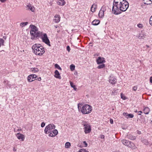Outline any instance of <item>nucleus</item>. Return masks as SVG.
<instances>
[{
    "instance_id": "obj_1",
    "label": "nucleus",
    "mask_w": 152,
    "mask_h": 152,
    "mask_svg": "<svg viewBox=\"0 0 152 152\" xmlns=\"http://www.w3.org/2000/svg\"><path fill=\"white\" fill-rule=\"evenodd\" d=\"M128 2L126 0H114L112 11L115 15L119 14L122 12L125 11L129 7Z\"/></svg>"
},
{
    "instance_id": "obj_2",
    "label": "nucleus",
    "mask_w": 152,
    "mask_h": 152,
    "mask_svg": "<svg viewBox=\"0 0 152 152\" xmlns=\"http://www.w3.org/2000/svg\"><path fill=\"white\" fill-rule=\"evenodd\" d=\"M77 106L79 111L83 114H89L92 110V107L88 104H85L83 105L78 104Z\"/></svg>"
},
{
    "instance_id": "obj_3",
    "label": "nucleus",
    "mask_w": 152,
    "mask_h": 152,
    "mask_svg": "<svg viewBox=\"0 0 152 152\" xmlns=\"http://www.w3.org/2000/svg\"><path fill=\"white\" fill-rule=\"evenodd\" d=\"M32 49L34 53L37 55L42 56L45 52L44 47L38 44L33 45Z\"/></svg>"
},
{
    "instance_id": "obj_4",
    "label": "nucleus",
    "mask_w": 152,
    "mask_h": 152,
    "mask_svg": "<svg viewBox=\"0 0 152 152\" xmlns=\"http://www.w3.org/2000/svg\"><path fill=\"white\" fill-rule=\"evenodd\" d=\"M30 27L31 29L30 31L31 35V39L32 40L38 39L40 37L41 32L38 31L37 28L35 26L31 25Z\"/></svg>"
},
{
    "instance_id": "obj_5",
    "label": "nucleus",
    "mask_w": 152,
    "mask_h": 152,
    "mask_svg": "<svg viewBox=\"0 0 152 152\" xmlns=\"http://www.w3.org/2000/svg\"><path fill=\"white\" fill-rule=\"evenodd\" d=\"M82 125L84 127V131L85 134L90 133L91 132V126L89 124L85 121L83 122Z\"/></svg>"
},
{
    "instance_id": "obj_6",
    "label": "nucleus",
    "mask_w": 152,
    "mask_h": 152,
    "mask_svg": "<svg viewBox=\"0 0 152 152\" xmlns=\"http://www.w3.org/2000/svg\"><path fill=\"white\" fill-rule=\"evenodd\" d=\"M55 128V126L53 124H50L47 126L45 129V132L46 134H49Z\"/></svg>"
},
{
    "instance_id": "obj_7",
    "label": "nucleus",
    "mask_w": 152,
    "mask_h": 152,
    "mask_svg": "<svg viewBox=\"0 0 152 152\" xmlns=\"http://www.w3.org/2000/svg\"><path fill=\"white\" fill-rule=\"evenodd\" d=\"M40 37L42 38V41L49 46H50V42L46 34L40 33Z\"/></svg>"
},
{
    "instance_id": "obj_8",
    "label": "nucleus",
    "mask_w": 152,
    "mask_h": 152,
    "mask_svg": "<svg viewBox=\"0 0 152 152\" xmlns=\"http://www.w3.org/2000/svg\"><path fill=\"white\" fill-rule=\"evenodd\" d=\"M27 80L28 82H31L35 80L40 81L41 79L40 77H38L36 75L31 74L28 77Z\"/></svg>"
},
{
    "instance_id": "obj_9",
    "label": "nucleus",
    "mask_w": 152,
    "mask_h": 152,
    "mask_svg": "<svg viewBox=\"0 0 152 152\" xmlns=\"http://www.w3.org/2000/svg\"><path fill=\"white\" fill-rule=\"evenodd\" d=\"M121 142L124 145L128 147L134 148L135 145L131 141L126 140H121Z\"/></svg>"
},
{
    "instance_id": "obj_10",
    "label": "nucleus",
    "mask_w": 152,
    "mask_h": 152,
    "mask_svg": "<svg viewBox=\"0 0 152 152\" xmlns=\"http://www.w3.org/2000/svg\"><path fill=\"white\" fill-rule=\"evenodd\" d=\"M106 11V7L103 6L101 8L99 13V16L100 18H102L104 16V12Z\"/></svg>"
},
{
    "instance_id": "obj_11",
    "label": "nucleus",
    "mask_w": 152,
    "mask_h": 152,
    "mask_svg": "<svg viewBox=\"0 0 152 152\" xmlns=\"http://www.w3.org/2000/svg\"><path fill=\"white\" fill-rule=\"evenodd\" d=\"M109 80V82L112 85L115 84L117 82L116 79L112 75L110 76Z\"/></svg>"
},
{
    "instance_id": "obj_12",
    "label": "nucleus",
    "mask_w": 152,
    "mask_h": 152,
    "mask_svg": "<svg viewBox=\"0 0 152 152\" xmlns=\"http://www.w3.org/2000/svg\"><path fill=\"white\" fill-rule=\"evenodd\" d=\"M26 10L31 11L32 12H34L35 10V7L30 3L28 4L26 6Z\"/></svg>"
},
{
    "instance_id": "obj_13",
    "label": "nucleus",
    "mask_w": 152,
    "mask_h": 152,
    "mask_svg": "<svg viewBox=\"0 0 152 152\" xmlns=\"http://www.w3.org/2000/svg\"><path fill=\"white\" fill-rule=\"evenodd\" d=\"M17 138L19 139H21V141H23L24 140L25 137L24 135L19 133H18L16 134Z\"/></svg>"
},
{
    "instance_id": "obj_14",
    "label": "nucleus",
    "mask_w": 152,
    "mask_h": 152,
    "mask_svg": "<svg viewBox=\"0 0 152 152\" xmlns=\"http://www.w3.org/2000/svg\"><path fill=\"white\" fill-rule=\"evenodd\" d=\"M105 62V61L104 59V58H101L100 57H99L98 59L96 60V62L98 64H102L103 63Z\"/></svg>"
},
{
    "instance_id": "obj_15",
    "label": "nucleus",
    "mask_w": 152,
    "mask_h": 152,
    "mask_svg": "<svg viewBox=\"0 0 152 152\" xmlns=\"http://www.w3.org/2000/svg\"><path fill=\"white\" fill-rule=\"evenodd\" d=\"M145 36L146 35L145 33L141 31L140 33L138 38L139 39H144L145 38Z\"/></svg>"
},
{
    "instance_id": "obj_16",
    "label": "nucleus",
    "mask_w": 152,
    "mask_h": 152,
    "mask_svg": "<svg viewBox=\"0 0 152 152\" xmlns=\"http://www.w3.org/2000/svg\"><path fill=\"white\" fill-rule=\"evenodd\" d=\"M124 116H125L126 117L128 118H133L134 117V115L131 114H128L127 113H124L123 114Z\"/></svg>"
},
{
    "instance_id": "obj_17",
    "label": "nucleus",
    "mask_w": 152,
    "mask_h": 152,
    "mask_svg": "<svg viewBox=\"0 0 152 152\" xmlns=\"http://www.w3.org/2000/svg\"><path fill=\"white\" fill-rule=\"evenodd\" d=\"M57 3L59 5L63 6L65 4L66 2L64 0H58Z\"/></svg>"
},
{
    "instance_id": "obj_18",
    "label": "nucleus",
    "mask_w": 152,
    "mask_h": 152,
    "mask_svg": "<svg viewBox=\"0 0 152 152\" xmlns=\"http://www.w3.org/2000/svg\"><path fill=\"white\" fill-rule=\"evenodd\" d=\"M54 76L55 77L57 78H58L60 79H61V77L60 74L57 70H56L55 72Z\"/></svg>"
},
{
    "instance_id": "obj_19",
    "label": "nucleus",
    "mask_w": 152,
    "mask_h": 152,
    "mask_svg": "<svg viewBox=\"0 0 152 152\" xmlns=\"http://www.w3.org/2000/svg\"><path fill=\"white\" fill-rule=\"evenodd\" d=\"M55 19L54 20H55V22L56 23L59 22L60 20V16L58 15H56L54 16Z\"/></svg>"
},
{
    "instance_id": "obj_20",
    "label": "nucleus",
    "mask_w": 152,
    "mask_h": 152,
    "mask_svg": "<svg viewBox=\"0 0 152 152\" xmlns=\"http://www.w3.org/2000/svg\"><path fill=\"white\" fill-rule=\"evenodd\" d=\"M144 113L145 114H148L150 111L149 108L148 107H144L143 110Z\"/></svg>"
},
{
    "instance_id": "obj_21",
    "label": "nucleus",
    "mask_w": 152,
    "mask_h": 152,
    "mask_svg": "<svg viewBox=\"0 0 152 152\" xmlns=\"http://www.w3.org/2000/svg\"><path fill=\"white\" fill-rule=\"evenodd\" d=\"M97 5L96 4H93L91 7V11L92 12H94L95 11L96 9L97 8Z\"/></svg>"
},
{
    "instance_id": "obj_22",
    "label": "nucleus",
    "mask_w": 152,
    "mask_h": 152,
    "mask_svg": "<svg viewBox=\"0 0 152 152\" xmlns=\"http://www.w3.org/2000/svg\"><path fill=\"white\" fill-rule=\"evenodd\" d=\"M144 4L146 5H149L152 3V0H143Z\"/></svg>"
},
{
    "instance_id": "obj_23",
    "label": "nucleus",
    "mask_w": 152,
    "mask_h": 152,
    "mask_svg": "<svg viewBox=\"0 0 152 152\" xmlns=\"http://www.w3.org/2000/svg\"><path fill=\"white\" fill-rule=\"evenodd\" d=\"M144 4L146 5H149L152 3V0H143Z\"/></svg>"
},
{
    "instance_id": "obj_24",
    "label": "nucleus",
    "mask_w": 152,
    "mask_h": 152,
    "mask_svg": "<svg viewBox=\"0 0 152 152\" xmlns=\"http://www.w3.org/2000/svg\"><path fill=\"white\" fill-rule=\"evenodd\" d=\"M99 23V20H95L92 21V25H97Z\"/></svg>"
},
{
    "instance_id": "obj_25",
    "label": "nucleus",
    "mask_w": 152,
    "mask_h": 152,
    "mask_svg": "<svg viewBox=\"0 0 152 152\" xmlns=\"http://www.w3.org/2000/svg\"><path fill=\"white\" fill-rule=\"evenodd\" d=\"M118 89H113L111 93V95L115 96L117 94Z\"/></svg>"
},
{
    "instance_id": "obj_26",
    "label": "nucleus",
    "mask_w": 152,
    "mask_h": 152,
    "mask_svg": "<svg viewBox=\"0 0 152 152\" xmlns=\"http://www.w3.org/2000/svg\"><path fill=\"white\" fill-rule=\"evenodd\" d=\"M70 83L71 86L74 89L75 91H76L77 88L76 87V86L74 85L73 83L71 81H70Z\"/></svg>"
},
{
    "instance_id": "obj_27",
    "label": "nucleus",
    "mask_w": 152,
    "mask_h": 152,
    "mask_svg": "<svg viewBox=\"0 0 152 152\" xmlns=\"http://www.w3.org/2000/svg\"><path fill=\"white\" fill-rule=\"evenodd\" d=\"M71 146V144L69 142H66L65 144V148H69Z\"/></svg>"
},
{
    "instance_id": "obj_28",
    "label": "nucleus",
    "mask_w": 152,
    "mask_h": 152,
    "mask_svg": "<svg viewBox=\"0 0 152 152\" xmlns=\"http://www.w3.org/2000/svg\"><path fill=\"white\" fill-rule=\"evenodd\" d=\"M105 66V64H102L100 65H99L97 67V68L99 69L103 68Z\"/></svg>"
},
{
    "instance_id": "obj_29",
    "label": "nucleus",
    "mask_w": 152,
    "mask_h": 152,
    "mask_svg": "<svg viewBox=\"0 0 152 152\" xmlns=\"http://www.w3.org/2000/svg\"><path fill=\"white\" fill-rule=\"evenodd\" d=\"M81 145L83 147H87L88 146V144L86 141H84L83 142H81Z\"/></svg>"
},
{
    "instance_id": "obj_30",
    "label": "nucleus",
    "mask_w": 152,
    "mask_h": 152,
    "mask_svg": "<svg viewBox=\"0 0 152 152\" xmlns=\"http://www.w3.org/2000/svg\"><path fill=\"white\" fill-rule=\"evenodd\" d=\"M53 134H54V135H55V136L56 135L58 134V131L56 129H53L52 132Z\"/></svg>"
},
{
    "instance_id": "obj_31",
    "label": "nucleus",
    "mask_w": 152,
    "mask_h": 152,
    "mask_svg": "<svg viewBox=\"0 0 152 152\" xmlns=\"http://www.w3.org/2000/svg\"><path fill=\"white\" fill-rule=\"evenodd\" d=\"M28 23V22H23L20 23V25L22 27H23L27 25Z\"/></svg>"
},
{
    "instance_id": "obj_32",
    "label": "nucleus",
    "mask_w": 152,
    "mask_h": 152,
    "mask_svg": "<svg viewBox=\"0 0 152 152\" xmlns=\"http://www.w3.org/2000/svg\"><path fill=\"white\" fill-rule=\"evenodd\" d=\"M128 138L132 140H134L135 139V136H132L131 135H129L128 136Z\"/></svg>"
},
{
    "instance_id": "obj_33",
    "label": "nucleus",
    "mask_w": 152,
    "mask_h": 152,
    "mask_svg": "<svg viewBox=\"0 0 152 152\" xmlns=\"http://www.w3.org/2000/svg\"><path fill=\"white\" fill-rule=\"evenodd\" d=\"M143 142L146 145H148L149 144L148 141L146 139L143 140Z\"/></svg>"
},
{
    "instance_id": "obj_34",
    "label": "nucleus",
    "mask_w": 152,
    "mask_h": 152,
    "mask_svg": "<svg viewBox=\"0 0 152 152\" xmlns=\"http://www.w3.org/2000/svg\"><path fill=\"white\" fill-rule=\"evenodd\" d=\"M32 72L34 73L37 72L39 70L37 68H34L32 69Z\"/></svg>"
},
{
    "instance_id": "obj_35",
    "label": "nucleus",
    "mask_w": 152,
    "mask_h": 152,
    "mask_svg": "<svg viewBox=\"0 0 152 152\" xmlns=\"http://www.w3.org/2000/svg\"><path fill=\"white\" fill-rule=\"evenodd\" d=\"M55 66L56 68H57V69H60V70H61V68L57 64H55Z\"/></svg>"
},
{
    "instance_id": "obj_36",
    "label": "nucleus",
    "mask_w": 152,
    "mask_h": 152,
    "mask_svg": "<svg viewBox=\"0 0 152 152\" xmlns=\"http://www.w3.org/2000/svg\"><path fill=\"white\" fill-rule=\"evenodd\" d=\"M70 68L71 70H73L75 69V66L74 65L72 64L70 65Z\"/></svg>"
},
{
    "instance_id": "obj_37",
    "label": "nucleus",
    "mask_w": 152,
    "mask_h": 152,
    "mask_svg": "<svg viewBox=\"0 0 152 152\" xmlns=\"http://www.w3.org/2000/svg\"><path fill=\"white\" fill-rule=\"evenodd\" d=\"M121 98L123 100H125L126 99V98L125 96H124L122 94H121Z\"/></svg>"
},
{
    "instance_id": "obj_38",
    "label": "nucleus",
    "mask_w": 152,
    "mask_h": 152,
    "mask_svg": "<svg viewBox=\"0 0 152 152\" xmlns=\"http://www.w3.org/2000/svg\"><path fill=\"white\" fill-rule=\"evenodd\" d=\"M4 40L2 39H0V44L4 45Z\"/></svg>"
},
{
    "instance_id": "obj_39",
    "label": "nucleus",
    "mask_w": 152,
    "mask_h": 152,
    "mask_svg": "<svg viewBox=\"0 0 152 152\" xmlns=\"http://www.w3.org/2000/svg\"><path fill=\"white\" fill-rule=\"evenodd\" d=\"M51 132H50L49 133V136L51 137H54L55 136V135H54V134H53Z\"/></svg>"
},
{
    "instance_id": "obj_40",
    "label": "nucleus",
    "mask_w": 152,
    "mask_h": 152,
    "mask_svg": "<svg viewBox=\"0 0 152 152\" xmlns=\"http://www.w3.org/2000/svg\"><path fill=\"white\" fill-rule=\"evenodd\" d=\"M149 23L152 26V15L151 16L150 18Z\"/></svg>"
},
{
    "instance_id": "obj_41",
    "label": "nucleus",
    "mask_w": 152,
    "mask_h": 152,
    "mask_svg": "<svg viewBox=\"0 0 152 152\" xmlns=\"http://www.w3.org/2000/svg\"><path fill=\"white\" fill-rule=\"evenodd\" d=\"M21 129H16V128H14V132H19L20 131H21Z\"/></svg>"
},
{
    "instance_id": "obj_42",
    "label": "nucleus",
    "mask_w": 152,
    "mask_h": 152,
    "mask_svg": "<svg viewBox=\"0 0 152 152\" xmlns=\"http://www.w3.org/2000/svg\"><path fill=\"white\" fill-rule=\"evenodd\" d=\"M137 26L138 27L140 28H142L143 27L142 25L141 24H139L137 25Z\"/></svg>"
},
{
    "instance_id": "obj_43",
    "label": "nucleus",
    "mask_w": 152,
    "mask_h": 152,
    "mask_svg": "<svg viewBox=\"0 0 152 152\" xmlns=\"http://www.w3.org/2000/svg\"><path fill=\"white\" fill-rule=\"evenodd\" d=\"M137 89V86H134L133 88V90L134 91H136Z\"/></svg>"
},
{
    "instance_id": "obj_44",
    "label": "nucleus",
    "mask_w": 152,
    "mask_h": 152,
    "mask_svg": "<svg viewBox=\"0 0 152 152\" xmlns=\"http://www.w3.org/2000/svg\"><path fill=\"white\" fill-rule=\"evenodd\" d=\"M66 49H67V50L68 52H69L70 51V47H69V46H67V47H66Z\"/></svg>"
},
{
    "instance_id": "obj_45",
    "label": "nucleus",
    "mask_w": 152,
    "mask_h": 152,
    "mask_svg": "<svg viewBox=\"0 0 152 152\" xmlns=\"http://www.w3.org/2000/svg\"><path fill=\"white\" fill-rule=\"evenodd\" d=\"M45 124L44 122H43L41 123V126L42 127H43L45 126Z\"/></svg>"
},
{
    "instance_id": "obj_46",
    "label": "nucleus",
    "mask_w": 152,
    "mask_h": 152,
    "mask_svg": "<svg viewBox=\"0 0 152 152\" xmlns=\"http://www.w3.org/2000/svg\"><path fill=\"white\" fill-rule=\"evenodd\" d=\"M110 124H113V121L112 119H110Z\"/></svg>"
},
{
    "instance_id": "obj_47",
    "label": "nucleus",
    "mask_w": 152,
    "mask_h": 152,
    "mask_svg": "<svg viewBox=\"0 0 152 152\" xmlns=\"http://www.w3.org/2000/svg\"><path fill=\"white\" fill-rule=\"evenodd\" d=\"M0 1L2 3H4L6 1V0H0Z\"/></svg>"
},
{
    "instance_id": "obj_48",
    "label": "nucleus",
    "mask_w": 152,
    "mask_h": 152,
    "mask_svg": "<svg viewBox=\"0 0 152 152\" xmlns=\"http://www.w3.org/2000/svg\"><path fill=\"white\" fill-rule=\"evenodd\" d=\"M150 81L151 83H152V76L150 77Z\"/></svg>"
},
{
    "instance_id": "obj_49",
    "label": "nucleus",
    "mask_w": 152,
    "mask_h": 152,
    "mask_svg": "<svg viewBox=\"0 0 152 152\" xmlns=\"http://www.w3.org/2000/svg\"><path fill=\"white\" fill-rule=\"evenodd\" d=\"M139 113H140L138 114V115H141V113H142V111H139L138 112Z\"/></svg>"
},
{
    "instance_id": "obj_50",
    "label": "nucleus",
    "mask_w": 152,
    "mask_h": 152,
    "mask_svg": "<svg viewBox=\"0 0 152 152\" xmlns=\"http://www.w3.org/2000/svg\"><path fill=\"white\" fill-rule=\"evenodd\" d=\"M13 150L14 151H16V148L15 147H13Z\"/></svg>"
},
{
    "instance_id": "obj_51",
    "label": "nucleus",
    "mask_w": 152,
    "mask_h": 152,
    "mask_svg": "<svg viewBox=\"0 0 152 152\" xmlns=\"http://www.w3.org/2000/svg\"><path fill=\"white\" fill-rule=\"evenodd\" d=\"M3 38L4 39H6L7 37L6 36H4Z\"/></svg>"
},
{
    "instance_id": "obj_52",
    "label": "nucleus",
    "mask_w": 152,
    "mask_h": 152,
    "mask_svg": "<svg viewBox=\"0 0 152 152\" xmlns=\"http://www.w3.org/2000/svg\"><path fill=\"white\" fill-rule=\"evenodd\" d=\"M146 47H147V48H149V46H148V45H146Z\"/></svg>"
},
{
    "instance_id": "obj_53",
    "label": "nucleus",
    "mask_w": 152,
    "mask_h": 152,
    "mask_svg": "<svg viewBox=\"0 0 152 152\" xmlns=\"http://www.w3.org/2000/svg\"><path fill=\"white\" fill-rule=\"evenodd\" d=\"M55 27L56 28H57V26H55Z\"/></svg>"
},
{
    "instance_id": "obj_54",
    "label": "nucleus",
    "mask_w": 152,
    "mask_h": 152,
    "mask_svg": "<svg viewBox=\"0 0 152 152\" xmlns=\"http://www.w3.org/2000/svg\"><path fill=\"white\" fill-rule=\"evenodd\" d=\"M151 124H152V120L151 121Z\"/></svg>"
},
{
    "instance_id": "obj_55",
    "label": "nucleus",
    "mask_w": 152,
    "mask_h": 152,
    "mask_svg": "<svg viewBox=\"0 0 152 152\" xmlns=\"http://www.w3.org/2000/svg\"><path fill=\"white\" fill-rule=\"evenodd\" d=\"M2 45L0 44V47H1V46Z\"/></svg>"
},
{
    "instance_id": "obj_56",
    "label": "nucleus",
    "mask_w": 152,
    "mask_h": 152,
    "mask_svg": "<svg viewBox=\"0 0 152 152\" xmlns=\"http://www.w3.org/2000/svg\"><path fill=\"white\" fill-rule=\"evenodd\" d=\"M135 112H137V110H136V111H135Z\"/></svg>"
},
{
    "instance_id": "obj_57",
    "label": "nucleus",
    "mask_w": 152,
    "mask_h": 152,
    "mask_svg": "<svg viewBox=\"0 0 152 152\" xmlns=\"http://www.w3.org/2000/svg\"><path fill=\"white\" fill-rule=\"evenodd\" d=\"M59 31H58V32H59Z\"/></svg>"
},
{
    "instance_id": "obj_58",
    "label": "nucleus",
    "mask_w": 152,
    "mask_h": 152,
    "mask_svg": "<svg viewBox=\"0 0 152 152\" xmlns=\"http://www.w3.org/2000/svg\"><path fill=\"white\" fill-rule=\"evenodd\" d=\"M149 0H147V1H149Z\"/></svg>"
}]
</instances>
